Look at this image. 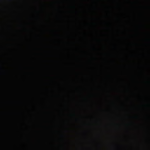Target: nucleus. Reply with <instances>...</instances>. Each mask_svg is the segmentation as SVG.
I'll use <instances>...</instances> for the list:
<instances>
[{
    "label": "nucleus",
    "mask_w": 150,
    "mask_h": 150,
    "mask_svg": "<svg viewBox=\"0 0 150 150\" xmlns=\"http://www.w3.org/2000/svg\"><path fill=\"white\" fill-rule=\"evenodd\" d=\"M100 54H103V53H102V52H101V53H100Z\"/></svg>",
    "instance_id": "4"
},
{
    "label": "nucleus",
    "mask_w": 150,
    "mask_h": 150,
    "mask_svg": "<svg viewBox=\"0 0 150 150\" xmlns=\"http://www.w3.org/2000/svg\"><path fill=\"white\" fill-rule=\"evenodd\" d=\"M102 146V144L101 143H100V148H101Z\"/></svg>",
    "instance_id": "1"
},
{
    "label": "nucleus",
    "mask_w": 150,
    "mask_h": 150,
    "mask_svg": "<svg viewBox=\"0 0 150 150\" xmlns=\"http://www.w3.org/2000/svg\"><path fill=\"white\" fill-rule=\"evenodd\" d=\"M102 40L101 39V40H100V42H102Z\"/></svg>",
    "instance_id": "3"
},
{
    "label": "nucleus",
    "mask_w": 150,
    "mask_h": 150,
    "mask_svg": "<svg viewBox=\"0 0 150 150\" xmlns=\"http://www.w3.org/2000/svg\"><path fill=\"white\" fill-rule=\"evenodd\" d=\"M100 110L101 111H103V109L102 108H100Z\"/></svg>",
    "instance_id": "2"
}]
</instances>
